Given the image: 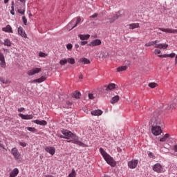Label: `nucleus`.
Masks as SVG:
<instances>
[{"label":"nucleus","mask_w":177,"mask_h":177,"mask_svg":"<svg viewBox=\"0 0 177 177\" xmlns=\"http://www.w3.org/2000/svg\"><path fill=\"white\" fill-rule=\"evenodd\" d=\"M78 146H81L82 147H86V145L84 144L81 141H77V144Z\"/></svg>","instance_id":"nucleus-41"},{"label":"nucleus","mask_w":177,"mask_h":177,"mask_svg":"<svg viewBox=\"0 0 177 177\" xmlns=\"http://www.w3.org/2000/svg\"><path fill=\"white\" fill-rule=\"evenodd\" d=\"M153 45H155L154 47L158 49H167V48H168V44H157L158 42V40L153 41Z\"/></svg>","instance_id":"nucleus-9"},{"label":"nucleus","mask_w":177,"mask_h":177,"mask_svg":"<svg viewBox=\"0 0 177 177\" xmlns=\"http://www.w3.org/2000/svg\"><path fill=\"white\" fill-rule=\"evenodd\" d=\"M46 177H53V176H52V175H47V176H46Z\"/></svg>","instance_id":"nucleus-64"},{"label":"nucleus","mask_w":177,"mask_h":177,"mask_svg":"<svg viewBox=\"0 0 177 177\" xmlns=\"http://www.w3.org/2000/svg\"><path fill=\"white\" fill-rule=\"evenodd\" d=\"M86 44H88V41H82L80 42V45H82L84 46V45H86Z\"/></svg>","instance_id":"nucleus-55"},{"label":"nucleus","mask_w":177,"mask_h":177,"mask_svg":"<svg viewBox=\"0 0 177 177\" xmlns=\"http://www.w3.org/2000/svg\"><path fill=\"white\" fill-rule=\"evenodd\" d=\"M22 20L24 21V24L25 26H27V19L26 18V17H22Z\"/></svg>","instance_id":"nucleus-48"},{"label":"nucleus","mask_w":177,"mask_h":177,"mask_svg":"<svg viewBox=\"0 0 177 177\" xmlns=\"http://www.w3.org/2000/svg\"><path fill=\"white\" fill-rule=\"evenodd\" d=\"M26 129L28 131H30V132H35L37 131V129L35 127H27Z\"/></svg>","instance_id":"nucleus-40"},{"label":"nucleus","mask_w":177,"mask_h":177,"mask_svg":"<svg viewBox=\"0 0 177 177\" xmlns=\"http://www.w3.org/2000/svg\"><path fill=\"white\" fill-rule=\"evenodd\" d=\"M73 103L70 102V101H67L66 104H63L64 109H70Z\"/></svg>","instance_id":"nucleus-28"},{"label":"nucleus","mask_w":177,"mask_h":177,"mask_svg":"<svg viewBox=\"0 0 177 177\" xmlns=\"http://www.w3.org/2000/svg\"><path fill=\"white\" fill-rule=\"evenodd\" d=\"M59 64L61 66H64V64H67V59H61L59 61Z\"/></svg>","instance_id":"nucleus-37"},{"label":"nucleus","mask_w":177,"mask_h":177,"mask_svg":"<svg viewBox=\"0 0 177 177\" xmlns=\"http://www.w3.org/2000/svg\"><path fill=\"white\" fill-rule=\"evenodd\" d=\"M46 80V77L45 76H41L39 79H36L33 80V82H38L39 84H41V82H44Z\"/></svg>","instance_id":"nucleus-25"},{"label":"nucleus","mask_w":177,"mask_h":177,"mask_svg":"<svg viewBox=\"0 0 177 177\" xmlns=\"http://www.w3.org/2000/svg\"><path fill=\"white\" fill-rule=\"evenodd\" d=\"M78 37L82 41H87V39H89L91 35H79Z\"/></svg>","instance_id":"nucleus-22"},{"label":"nucleus","mask_w":177,"mask_h":177,"mask_svg":"<svg viewBox=\"0 0 177 177\" xmlns=\"http://www.w3.org/2000/svg\"><path fill=\"white\" fill-rule=\"evenodd\" d=\"M103 114V111L100 109H97L91 111L92 115H102Z\"/></svg>","instance_id":"nucleus-19"},{"label":"nucleus","mask_w":177,"mask_h":177,"mask_svg":"<svg viewBox=\"0 0 177 177\" xmlns=\"http://www.w3.org/2000/svg\"><path fill=\"white\" fill-rule=\"evenodd\" d=\"M126 70H128L127 66H122L117 68L118 73H121L122 71H126Z\"/></svg>","instance_id":"nucleus-24"},{"label":"nucleus","mask_w":177,"mask_h":177,"mask_svg":"<svg viewBox=\"0 0 177 177\" xmlns=\"http://www.w3.org/2000/svg\"><path fill=\"white\" fill-rule=\"evenodd\" d=\"M77 176V173L74 169H72L71 173L68 175V177H75Z\"/></svg>","instance_id":"nucleus-36"},{"label":"nucleus","mask_w":177,"mask_h":177,"mask_svg":"<svg viewBox=\"0 0 177 177\" xmlns=\"http://www.w3.org/2000/svg\"><path fill=\"white\" fill-rule=\"evenodd\" d=\"M118 100H120V96L115 95V97H113L111 100V104H115V103H118Z\"/></svg>","instance_id":"nucleus-23"},{"label":"nucleus","mask_w":177,"mask_h":177,"mask_svg":"<svg viewBox=\"0 0 177 177\" xmlns=\"http://www.w3.org/2000/svg\"><path fill=\"white\" fill-rule=\"evenodd\" d=\"M153 45H154V43L152 41L145 44V46L149 47V46H153Z\"/></svg>","instance_id":"nucleus-42"},{"label":"nucleus","mask_w":177,"mask_h":177,"mask_svg":"<svg viewBox=\"0 0 177 177\" xmlns=\"http://www.w3.org/2000/svg\"><path fill=\"white\" fill-rule=\"evenodd\" d=\"M75 21V19H73L68 24V27H70V26H73V24H74V22Z\"/></svg>","instance_id":"nucleus-53"},{"label":"nucleus","mask_w":177,"mask_h":177,"mask_svg":"<svg viewBox=\"0 0 177 177\" xmlns=\"http://www.w3.org/2000/svg\"><path fill=\"white\" fill-rule=\"evenodd\" d=\"M153 53H154L155 55H160V53H161V50H160V49H156V50H154Z\"/></svg>","instance_id":"nucleus-45"},{"label":"nucleus","mask_w":177,"mask_h":177,"mask_svg":"<svg viewBox=\"0 0 177 177\" xmlns=\"http://www.w3.org/2000/svg\"><path fill=\"white\" fill-rule=\"evenodd\" d=\"M120 17H122V15L119 12H116L113 17H109V23H114L115 20H118Z\"/></svg>","instance_id":"nucleus-10"},{"label":"nucleus","mask_w":177,"mask_h":177,"mask_svg":"<svg viewBox=\"0 0 177 177\" xmlns=\"http://www.w3.org/2000/svg\"><path fill=\"white\" fill-rule=\"evenodd\" d=\"M75 48H76V49H78V48H80V45L75 44Z\"/></svg>","instance_id":"nucleus-60"},{"label":"nucleus","mask_w":177,"mask_h":177,"mask_svg":"<svg viewBox=\"0 0 177 177\" xmlns=\"http://www.w3.org/2000/svg\"><path fill=\"white\" fill-rule=\"evenodd\" d=\"M97 17V13H95L93 15L90 16V19H96Z\"/></svg>","instance_id":"nucleus-51"},{"label":"nucleus","mask_w":177,"mask_h":177,"mask_svg":"<svg viewBox=\"0 0 177 177\" xmlns=\"http://www.w3.org/2000/svg\"><path fill=\"white\" fill-rule=\"evenodd\" d=\"M39 55L40 57H46V54L42 52H40Z\"/></svg>","instance_id":"nucleus-47"},{"label":"nucleus","mask_w":177,"mask_h":177,"mask_svg":"<svg viewBox=\"0 0 177 177\" xmlns=\"http://www.w3.org/2000/svg\"><path fill=\"white\" fill-rule=\"evenodd\" d=\"M72 97H75V99H80L81 93L78 91H75L72 94Z\"/></svg>","instance_id":"nucleus-21"},{"label":"nucleus","mask_w":177,"mask_h":177,"mask_svg":"<svg viewBox=\"0 0 177 177\" xmlns=\"http://www.w3.org/2000/svg\"><path fill=\"white\" fill-rule=\"evenodd\" d=\"M168 138H169V134L166 133L162 138L160 139V142H167Z\"/></svg>","instance_id":"nucleus-29"},{"label":"nucleus","mask_w":177,"mask_h":177,"mask_svg":"<svg viewBox=\"0 0 177 177\" xmlns=\"http://www.w3.org/2000/svg\"><path fill=\"white\" fill-rule=\"evenodd\" d=\"M19 145L20 146H22V147H26V146H27V143L24 142H19Z\"/></svg>","instance_id":"nucleus-44"},{"label":"nucleus","mask_w":177,"mask_h":177,"mask_svg":"<svg viewBox=\"0 0 177 177\" xmlns=\"http://www.w3.org/2000/svg\"><path fill=\"white\" fill-rule=\"evenodd\" d=\"M67 63H69L70 64H75V59L74 58H68L66 59Z\"/></svg>","instance_id":"nucleus-33"},{"label":"nucleus","mask_w":177,"mask_h":177,"mask_svg":"<svg viewBox=\"0 0 177 177\" xmlns=\"http://www.w3.org/2000/svg\"><path fill=\"white\" fill-rule=\"evenodd\" d=\"M175 56H176L175 53H173L169 54V57H175Z\"/></svg>","instance_id":"nucleus-56"},{"label":"nucleus","mask_w":177,"mask_h":177,"mask_svg":"<svg viewBox=\"0 0 177 177\" xmlns=\"http://www.w3.org/2000/svg\"><path fill=\"white\" fill-rule=\"evenodd\" d=\"M0 82L5 84L10 83V82H9L7 80H5L3 78H0Z\"/></svg>","instance_id":"nucleus-39"},{"label":"nucleus","mask_w":177,"mask_h":177,"mask_svg":"<svg viewBox=\"0 0 177 177\" xmlns=\"http://www.w3.org/2000/svg\"><path fill=\"white\" fill-rule=\"evenodd\" d=\"M99 45H102V41L97 39L90 42L88 46H98Z\"/></svg>","instance_id":"nucleus-12"},{"label":"nucleus","mask_w":177,"mask_h":177,"mask_svg":"<svg viewBox=\"0 0 177 177\" xmlns=\"http://www.w3.org/2000/svg\"><path fill=\"white\" fill-rule=\"evenodd\" d=\"M105 91H113V89H115V84L111 83L107 86H105Z\"/></svg>","instance_id":"nucleus-18"},{"label":"nucleus","mask_w":177,"mask_h":177,"mask_svg":"<svg viewBox=\"0 0 177 177\" xmlns=\"http://www.w3.org/2000/svg\"><path fill=\"white\" fill-rule=\"evenodd\" d=\"M79 78H80V80H82V79L84 78V76L80 75V76L79 77Z\"/></svg>","instance_id":"nucleus-62"},{"label":"nucleus","mask_w":177,"mask_h":177,"mask_svg":"<svg viewBox=\"0 0 177 177\" xmlns=\"http://www.w3.org/2000/svg\"><path fill=\"white\" fill-rule=\"evenodd\" d=\"M62 133L64 135L65 139H75L77 138L75 134L68 130L63 129Z\"/></svg>","instance_id":"nucleus-3"},{"label":"nucleus","mask_w":177,"mask_h":177,"mask_svg":"<svg viewBox=\"0 0 177 177\" xmlns=\"http://www.w3.org/2000/svg\"><path fill=\"white\" fill-rule=\"evenodd\" d=\"M42 71V69L41 68H33L30 70H29L27 72L28 75H35V74H38V73H41Z\"/></svg>","instance_id":"nucleus-6"},{"label":"nucleus","mask_w":177,"mask_h":177,"mask_svg":"<svg viewBox=\"0 0 177 177\" xmlns=\"http://www.w3.org/2000/svg\"><path fill=\"white\" fill-rule=\"evenodd\" d=\"M0 62H1L0 63L1 67H2V68H5V67H6V62H5V59H3Z\"/></svg>","instance_id":"nucleus-38"},{"label":"nucleus","mask_w":177,"mask_h":177,"mask_svg":"<svg viewBox=\"0 0 177 177\" xmlns=\"http://www.w3.org/2000/svg\"><path fill=\"white\" fill-rule=\"evenodd\" d=\"M148 86H149V88H157V86H158V84L156 83V82H151L148 84Z\"/></svg>","instance_id":"nucleus-32"},{"label":"nucleus","mask_w":177,"mask_h":177,"mask_svg":"<svg viewBox=\"0 0 177 177\" xmlns=\"http://www.w3.org/2000/svg\"><path fill=\"white\" fill-rule=\"evenodd\" d=\"M19 117H21L22 120H32L34 118L32 115H24L23 113H19Z\"/></svg>","instance_id":"nucleus-14"},{"label":"nucleus","mask_w":177,"mask_h":177,"mask_svg":"<svg viewBox=\"0 0 177 177\" xmlns=\"http://www.w3.org/2000/svg\"><path fill=\"white\" fill-rule=\"evenodd\" d=\"M148 156L149 157V158H155L154 153H153L152 152H149L148 153Z\"/></svg>","instance_id":"nucleus-46"},{"label":"nucleus","mask_w":177,"mask_h":177,"mask_svg":"<svg viewBox=\"0 0 177 177\" xmlns=\"http://www.w3.org/2000/svg\"><path fill=\"white\" fill-rule=\"evenodd\" d=\"M80 62H82V63H84V64H89L91 63V61L87 58H82L80 59Z\"/></svg>","instance_id":"nucleus-30"},{"label":"nucleus","mask_w":177,"mask_h":177,"mask_svg":"<svg viewBox=\"0 0 177 177\" xmlns=\"http://www.w3.org/2000/svg\"><path fill=\"white\" fill-rule=\"evenodd\" d=\"M153 171L157 174H162L164 172V167L160 163L155 164L152 167Z\"/></svg>","instance_id":"nucleus-4"},{"label":"nucleus","mask_w":177,"mask_h":177,"mask_svg":"<svg viewBox=\"0 0 177 177\" xmlns=\"http://www.w3.org/2000/svg\"><path fill=\"white\" fill-rule=\"evenodd\" d=\"M158 57H169V54L159 55Z\"/></svg>","instance_id":"nucleus-50"},{"label":"nucleus","mask_w":177,"mask_h":177,"mask_svg":"<svg viewBox=\"0 0 177 177\" xmlns=\"http://www.w3.org/2000/svg\"><path fill=\"white\" fill-rule=\"evenodd\" d=\"M18 111H19V113H21V111H24V108H20V109H18Z\"/></svg>","instance_id":"nucleus-58"},{"label":"nucleus","mask_w":177,"mask_h":177,"mask_svg":"<svg viewBox=\"0 0 177 177\" xmlns=\"http://www.w3.org/2000/svg\"><path fill=\"white\" fill-rule=\"evenodd\" d=\"M18 34L21 35L23 38H27V34L26 33V31H24V29H23V27L19 26L18 28Z\"/></svg>","instance_id":"nucleus-13"},{"label":"nucleus","mask_w":177,"mask_h":177,"mask_svg":"<svg viewBox=\"0 0 177 177\" xmlns=\"http://www.w3.org/2000/svg\"><path fill=\"white\" fill-rule=\"evenodd\" d=\"M138 164H139L138 160H131L128 162V167L130 169H135L138 167Z\"/></svg>","instance_id":"nucleus-7"},{"label":"nucleus","mask_w":177,"mask_h":177,"mask_svg":"<svg viewBox=\"0 0 177 177\" xmlns=\"http://www.w3.org/2000/svg\"><path fill=\"white\" fill-rule=\"evenodd\" d=\"M164 127V121L161 120L159 114L153 113L151 115V120L149 121V128L151 129V133L154 136H158L162 133V127Z\"/></svg>","instance_id":"nucleus-1"},{"label":"nucleus","mask_w":177,"mask_h":177,"mask_svg":"<svg viewBox=\"0 0 177 177\" xmlns=\"http://www.w3.org/2000/svg\"><path fill=\"white\" fill-rule=\"evenodd\" d=\"M80 23H81V17H76L75 24L72 27L71 30H73V28H75V27H77Z\"/></svg>","instance_id":"nucleus-27"},{"label":"nucleus","mask_w":177,"mask_h":177,"mask_svg":"<svg viewBox=\"0 0 177 177\" xmlns=\"http://www.w3.org/2000/svg\"><path fill=\"white\" fill-rule=\"evenodd\" d=\"M2 31H4V32L13 33V30H12V27L10 26V25H7L6 27L3 28Z\"/></svg>","instance_id":"nucleus-17"},{"label":"nucleus","mask_w":177,"mask_h":177,"mask_svg":"<svg viewBox=\"0 0 177 177\" xmlns=\"http://www.w3.org/2000/svg\"><path fill=\"white\" fill-rule=\"evenodd\" d=\"M77 138H78V137L76 136L75 138H72V139H73V140H68V142L69 143L71 142V143H74V145H77V144L78 143Z\"/></svg>","instance_id":"nucleus-35"},{"label":"nucleus","mask_w":177,"mask_h":177,"mask_svg":"<svg viewBox=\"0 0 177 177\" xmlns=\"http://www.w3.org/2000/svg\"><path fill=\"white\" fill-rule=\"evenodd\" d=\"M107 56H109V53H105V52H102L100 55V57L103 59H106V57H107Z\"/></svg>","instance_id":"nucleus-31"},{"label":"nucleus","mask_w":177,"mask_h":177,"mask_svg":"<svg viewBox=\"0 0 177 177\" xmlns=\"http://www.w3.org/2000/svg\"><path fill=\"white\" fill-rule=\"evenodd\" d=\"M11 5H12V6L13 8H15V1H12Z\"/></svg>","instance_id":"nucleus-61"},{"label":"nucleus","mask_w":177,"mask_h":177,"mask_svg":"<svg viewBox=\"0 0 177 177\" xmlns=\"http://www.w3.org/2000/svg\"><path fill=\"white\" fill-rule=\"evenodd\" d=\"M66 48H67L68 50H71V49H73V44H67Z\"/></svg>","instance_id":"nucleus-43"},{"label":"nucleus","mask_w":177,"mask_h":177,"mask_svg":"<svg viewBox=\"0 0 177 177\" xmlns=\"http://www.w3.org/2000/svg\"><path fill=\"white\" fill-rule=\"evenodd\" d=\"M33 122L35 124H37V125H41L42 127H45L46 125H48V122L46 120H34Z\"/></svg>","instance_id":"nucleus-15"},{"label":"nucleus","mask_w":177,"mask_h":177,"mask_svg":"<svg viewBox=\"0 0 177 177\" xmlns=\"http://www.w3.org/2000/svg\"><path fill=\"white\" fill-rule=\"evenodd\" d=\"M10 13L11 15H15V7L11 6Z\"/></svg>","instance_id":"nucleus-52"},{"label":"nucleus","mask_w":177,"mask_h":177,"mask_svg":"<svg viewBox=\"0 0 177 177\" xmlns=\"http://www.w3.org/2000/svg\"><path fill=\"white\" fill-rule=\"evenodd\" d=\"M9 2V0H4V3H8Z\"/></svg>","instance_id":"nucleus-63"},{"label":"nucleus","mask_w":177,"mask_h":177,"mask_svg":"<svg viewBox=\"0 0 177 177\" xmlns=\"http://www.w3.org/2000/svg\"><path fill=\"white\" fill-rule=\"evenodd\" d=\"M139 23H134L129 24V30H135V28H139Z\"/></svg>","instance_id":"nucleus-20"},{"label":"nucleus","mask_w":177,"mask_h":177,"mask_svg":"<svg viewBox=\"0 0 177 177\" xmlns=\"http://www.w3.org/2000/svg\"><path fill=\"white\" fill-rule=\"evenodd\" d=\"M11 153L15 158L16 161H20V158H21V154L19 153V150L17 149V148H12L11 150Z\"/></svg>","instance_id":"nucleus-5"},{"label":"nucleus","mask_w":177,"mask_h":177,"mask_svg":"<svg viewBox=\"0 0 177 177\" xmlns=\"http://www.w3.org/2000/svg\"><path fill=\"white\" fill-rule=\"evenodd\" d=\"M44 150L46 151V153H49V154L51 156H54L56 153V148L53 147H46Z\"/></svg>","instance_id":"nucleus-11"},{"label":"nucleus","mask_w":177,"mask_h":177,"mask_svg":"<svg viewBox=\"0 0 177 177\" xmlns=\"http://www.w3.org/2000/svg\"><path fill=\"white\" fill-rule=\"evenodd\" d=\"M5 149V148L3 147V145L1 144V141H0V149Z\"/></svg>","instance_id":"nucleus-59"},{"label":"nucleus","mask_w":177,"mask_h":177,"mask_svg":"<svg viewBox=\"0 0 177 177\" xmlns=\"http://www.w3.org/2000/svg\"><path fill=\"white\" fill-rule=\"evenodd\" d=\"M100 153L102 154L104 160H105L107 164L111 165V167H114L116 165L117 163L115 162V160H114V159L110 155H109L107 152L103 149V148L100 149Z\"/></svg>","instance_id":"nucleus-2"},{"label":"nucleus","mask_w":177,"mask_h":177,"mask_svg":"<svg viewBox=\"0 0 177 177\" xmlns=\"http://www.w3.org/2000/svg\"><path fill=\"white\" fill-rule=\"evenodd\" d=\"M19 175V169L15 168L10 173L9 177H16Z\"/></svg>","instance_id":"nucleus-16"},{"label":"nucleus","mask_w":177,"mask_h":177,"mask_svg":"<svg viewBox=\"0 0 177 177\" xmlns=\"http://www.w3.org/2000/svg\"><path fill=\"white\" fill-rule=\"evenodd\" d=\"M3 45H5V46H12V41H10L9 39H6L4 40V43H3Z\"/></svg>","instance_id":"nucleus-26"},{"label":"nucleus","mask_w":177,"mask_h":177,"mask_svg":"<svg viewBox=\"0 0 177 177\" xmlns=\"http://www.w3.org/2000/svg\"><path fill=\"white\" fill-rule=\"evenodd\" d=\"M2 60H5V56L2 53H0V62Z\"/></svg>","instance_id":"nucleus-49"},{"label":"nucleus","mask_w":177,"mask_h":177,"mask_svg":"<svg viewBox=\"0 0 177 177\" xmlns=\"http://www.w3.org/2000/svg\"><path fill=\"white\" fill-rule=\"evenodd\" d=\"M88 98L89 99H95V96L93 95V94L90 93V94H88Z\"/></svg>","instance_id":"nucleus-54"},{"label":"nucleus","mask_w":177,"mask_h":177,"mask_svg":"<svg viewBox=\"0 0 177 177\" xmlns=\"http://www.w3.org/2000/svg\"><path fill=\"white\" fill-rule=\"evenodd\" d=\"M158 30H160V31H162V32H167L169 34H177V29L159 28Z\"/></svg>","instance_id":"nucleus-8"},{"label":"nucleus","mask_w":177,"mask_h":177,"mask_svg":"<svg viewBox=\"0 0 177 177\" xmlns=\"http://www.w3.org/2000/svg\"><path fill=\"white\" fill-rule=\"evenodd\" d=\"M174 109H176V104L175 103L170 104V106L167 108V110H174Z\"/></svg>","instance_id":"nucleus-34"},{"label":"nucleus","mask_w":177,"mask_h":177,"mask_svg":"<svg viewBox=\"0 0 177 177\" xmlns=\"http://www.w3.org/2000/svg\"><path fill=\"white\" fill-rule=\"evenodd\" d=\"M18 13H20V15H24V10H18Z\"/></svg>","instance_id":"nucleus-57"}]
</instances>
